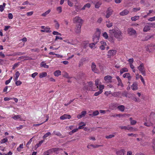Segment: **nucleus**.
Masks as SVG:
<instances>
[{"mask_svg": "<svg viewBox=\"0 0 155 155\" xmlns=\"http://www.w3.org/2000/svg\"><path fill=\"white\" fill-rule=\"evenodd\" d=\"M101 31L100 30L97 28L96 33L93 35V41L95 42V43H97L99 41V40L100 36Z\"/></svg>", "mask_w": 155, "mask_h": 155, "instance_id": "1", "label": "nucleus"}, {"mask_svg": "<svg viewBox=\"0 0 155 155\" xmlns=\"http://www.w3.org/2000/svg\"><path fill=\"white\" fill-rule=\"evenodd\" d=\"M111 30L114 31V33L112 34V35H114V37L119 40L122 39V33L120 31L118 30H116L114 29H112Z\"/></svg>", "mask_w": 155, "mask_h": 155, "instance_id": "2", "label": "nucleus"}, {"mask_svg": "<svg viewBox=\"0 0 155 155\" xmlns=\"http://www.w3.org/2000/svg\"><path fill=\"white\" fill-rule=\"evenodd\" d=\"M114 31L113 30H109V31L108 33H109V37L108 38V39L110 41L114 43V35H112V34L114 33Z\"/></svg>", "mask_w": 155, "mask_h": 155, "instance_id": "3", "label": "nucleus"}, {"mask_svg": "<svg viewBox=\"0 0 155 155\" xmlns=\"http://www.w3.org/2000/svg\"><path fill=\"white\" fill-rule=\"evenodd\" d=\"M138 69L143 76L146 75L145 71L144 69L143 64L142 63L140 64V66L138 67Z\"/></svg>", "mask_w": 155, "mask_h": 155, "instance_id": "4", "label": "nucleus"}, {"mask_svg": "<svg viewBox=\"0 0 155 155\" xmlns=\"http://www.w3.org/2000/svg\"><path fill=\"white\" fill-rule=\"evenodd\" d=\"M117 51L115 50H110L108 52V54H107V58H110L111 56H113L115 55Z\"/></svg>", "mask_w": 155, "mask_h": 155, "instance_id": "5", "label": "nucleus"}, {"mask_svg": "<svg viewBox=\"0 0 155 155\" xmlns=\"http://www.w3.org/2000/svg\"><path fill=\"white\" fill-rule=\"evenodd\" d=\"M113 10L110 8H108L106 11V17L107 18H109L112 14Z\"/></svg>", "mask_w": 155, "mask_h": 155, "instance_id": "6", "label": "nucleus"}, {"mask_svg": "<svg viewBox=\"0 0 155 155\" xmlns=\"http://www.w3.org/2000/svg\"><path fill=\"white\" fill-rule=\"evenodd\" d=\"M41 28L43 29V30H41V31L42 32H46L47 33H50L51 32V31L50 30V28L46 27L44 26H41Z\"/></svg>", "mask_w": 155, "mask_h": 155, "instance_id": "7", "label": "nucleus"}, {"mask_svg": "<svg viewBox=\"0 0 155 155\" xmlns=\"http://www.w3.org/2000/svg\"><path fill=\"white\" fill-rule=\"evenodd\" d=\"M128 34L131 35H135L136 34V31L133 28H129L127 30Z\"/></svg>", "mask_w": 155, "mask_h": 155, "instance_id": "8", "label": "nucleus"}, {"mask_svg": "<svg viewBox=\"0 0 155 155\" xmlns=\"http://www.w3.org/2000/svg\"><path fill=\"white\" fill-rule=\"evenodd\" d=\"M129 12L128 10L125 9L120 13V15L122 16H125L128 14Z\"/></svg>", "mask_w": 155, "mask_h": 155, "instance_id": "9", "label": "nucleus"}, {"mask_svg": "<svg viewBox=\"0 0 155 155\" xmlns=\"http://www.w3.org/2000/svg\"><path fill=\"white\" fill-rule=\"evenodd\" d=\"M71 118V116L70 115L64 114L60 117V119L61 120H64L66 119H69Z\"/></svg>", "mask_w": 155, "mask_h": 155, "instance_id": "10", "label": "nucleus"}, {"mask_svg": "<svg viewBox=\"0 0 155 155\" xmlns=\"http://www.w3.org/2000/svg\"><path fill=\"white\" fill-rule=\"evenodd\" d=\"M74 21L76 23H82L83 21L79 17H76L74 18Z\"/></svg>", "mask_w": 155, "mask_h": 155, "instance_id": "11", "label": "nucleus"}, {"mask_svg": "<svg viewBox=\"0 0 155 155\" xmlns=\"http://www.w3.org/2000/svg\"><path fill=\"white\" fill-rule=\"evenodd\" d=\"M91 68L93 71L94 72V73L97 72V69L96 67V65L93 62L92 63Z\"/></svg>", "mask_w": 155, "mask_h": 155, "instance_id": "12", "label": "nucleus"}, {"mask_svg": "<svg viewBox=\"0 0 155 155\" xmlns=\"http://www.w3.org/2000/svg\"><path fill=\"white\" fill-rule=\"evenodd\" d=\"M138 84L137 82H134L133 83L131 86L132 89L133 90H136L138 89Z\"/></svg>", "mask_w": 155, "mask_h": 155, "instance_id": "13", "label": "nucleus"}, {"mask_svg": "<svg viewBox=\"0 0 155 155\" xmlns=\"http://www.w3.org/2000/svg\"><path fill=\"white\" fill-rule=\"evenodd\" d=\"M86 113V111H82L80 114L78 115L77 116V118L78 119H80L82 117H84Z\"/></svg>", "mask_w": 155, "mask_h": 155, "instance_id": "14", "label": "nucleus"}, {"mask_svg": "<svg viewBox=\"0 0 155 155\" xmlns=\"http://www.w3.org/2000/svg\"><path fill=\"white\" fill-rule=\"evenodd\" d=\"M125 153V151L124 149H122L116 152V153L117 155H124Z\"/></svg>", "mask_w": 155, "mask_h": 155, "instance_id": "15", "label": "nucleus"}, {"mask_svg": "<svg viewBox=\"0 0 155 155\" xmlns=\"http://www.w3.org/2000/svg\"><path fill=\"white\" fill-rule=\"evenodd\" d=\"M79 126L77 128L78 130L80 129H83L84 128V126L86 125V124L83 122H81L79 124Z\"/></svg>", "mask_w": 155, "mask_h": 155, "instance_id": "16", "label": "nucleus"}, {"mask_svg": "<svg viewBox=\"0 0 155 155\" xmlns=\"http://www.w3.org/2000/svg\"><path fill=\"white\" fill-rule=\"evenodd\" d=\"M123 77L124 78H128L129 81H130L131 79V77L129 73H125L123 74Z\"/></svg>", "mask_w": 155, "mask_h": 155, "instance_id": "17", "label": "nucleus"}, {"mask_svg": "<svg viewBox=\"0 0 155 155\" xmlns=\"http://www.w3.org/2000/svg\"><path fill=\"white\" fill-rule=\"evenodd\" d=\"M61 72L59 70H58L55 71L54 72V75L56 77H58L61 75Z\"/></svg>", "mask_w": 155, "mask_h": 155, "instance_id": "18", "label": "nucleus"}, {"mask_svg": "<svg viewBox=\"0 0 155 155\" xmlns=\"http://www.w3.org/2000/svg\"><path fill=\"white\" fill-rule=\"evenodd\" d=\"M112 78L111 76L110 75L105 76L104 78V80L106 81H110Z\"/></svg>", "mask_w": 155, "mask_h": 155, "instance_id": "19", "label": "nucleus"}, {"mask_svg": "<svg viewBox=\"0 0 155 155\" xmlns=\"http://www.w3.org/2000/svg\"><path fill=\"white\" fill-rule=\"evenodd\" d=\"M99 114V112L98 110H96L94 111L92 114H90L89 116L93 117L94 116H96L98 115Z\"/></svg>", "mask_w": 155, "mask_h": 155, "instance_id": "20", "label": "nucleus"}, {"mask_svg": "<svg viewBox=\"0 0 155 155\" xmlns=\"http://www.w3.org/2000/svg\"><path fill=\"white\" fill-rule=\"evenodd\" d=\"M76 1L74 0H68V5L71 7L73 5V2H76Z\"/></svg>", "mask_w": 155, "mask_h": 155, "instance_id": "21", "label": "nucleus"}, {"mask_svg": "<svg viewBox=\"0 0 155 155\" xmlns=\"http://www.w3.org/2000/svg\"><path fill=\"white\" fill-rule=\"evenodd\" d=\"M47 75V73L46 72H43L42 73H40L39 74V78H42L43 77H46Z\"/></svg>", "mask_w": 155, "mask_h": 155, "instance_id": "22", "label": "nucleus"}, {"mask_svg": "<svg viewBox=\"0 0 155 155\" xmlns=\"http://www.w3.org/2000/svg\"><path fill=\"white\" fill-rule=\"evenodd\" d=\"M117 108L121 111H124V110L125 107L124 105H121L117 107Z\"/></svg>", "mask_w": 155, "mask_h": 155, "instance_id": "23", "label": "nucleus"}, {"mask_svg": "<svg viewBox=\"0 0 155 155\" xmlns=\"http://www.w3.org/2000/svg\"><path fill=\"white\" fill-rule=\"evenodd\" d=\"M150 27L149 25H146L143 29V31L144 32H147L150 29Z\"/></svg>", "mask_w": 155, "mask_h": 155, "instance_id": "24", "label": "nucleus"}, {"mask_svg": "<svg viewBox=\"0 0 155 155\" xmlns=\"http://www.w3.org/2000/svg\"><path fill=\"white\" fill-rule=\"evenodd\" d=\"M128 70L126 68H124L120 69V74H122L124 72H127Z\"/></svg>", "mask_w": 155, "mask_h": 155, "instance_id": "25", "label": "nucleus"}, {"mask_svg": "<svg viewBox=\"0 0 155 155\" xmlns=\"http://www.w3.org/2000/svg\"><path fill=\"white\" fill-rule=\"evenodd\" d=\"M40 64L41 67H43L45 68H49L48 65H47L44 62H41Z\"/></svg>", "mask_w": 155, "mask_h": 155, "instance_id": "26", "label": "nucleus"}, {"mask_svg": "<svg viewBox=\"0 0 155 155\" xmlns=\"http://www.w3.org/2000/svg\"><path fill=\"white\" fill-rule=\"evenodd\" d=\"M101 145H92V144H91V145H88L87 146V147L88 148H91V147H93L94 148H97L100 146H101Z\"/></svg>", "mask_w": 155, "mask_h": 155, "instance_id": "27", "label": "nucleus"}, {"mask_svg": "<svg viewBox=\"0 0 155 155\" xmlns=\"http://www.w3.org/2000/svg\"><path fill=\"white\" fill-rule=\"evenodd\" d=\"M146 50L147 51L149 52L150 53L152 51L154 50V48L151 49V48H150L149 47H148V46L147 45L146 47Z\"/></svg>", "mask_w": 155, "mask_h": 155, "instance_id": "28", "label": "nucleus"}, {"mask_svg": "<svg viewBox=\"0 0 155 155\" xmlns=\"http://www.w3.org/2000/svg\"><path fill=\"white\" fill-rule=\"evenodd\" d=\"M130 124L132 125L135 124L137 123V121L134 120H133L132 117L130 118Z\"/></svg>", "mask_w": 155, "mask_h": 155, "instance_id": "29", "label": "nucleus"}, {"mask_svg": "<svg viewBox=\"0 0 155 155\" xmlns=\"http://www.w3.org/2000/svg\"><path fill=\"white\" fill-rule=\"evenodd\" d=\"M139 18V16H136L131 18V19L132 21H135L138 20Z\"/></svg>", "mask_w": 155, "mask_h": 155, "instance_id": "30", "label": "nucleus"}, {"mask_svg": "<svg viewBox=\"0 0 155 155\" xmlns=\"http://www.w3.org/2000/svg\"><path fill=\"white\" fill-rule=\"evenodd\" d=\"M128 94V93L126 91H124L122 92V93H121V95L122 96H124L126 97H127V94Z\"/></svg>", "mask_w": 155, "mask_h": 155, "instance_id": "31", "label": "nucleus"}, {"mask_svg": "<svg viewBox=\"0 0 155 155\" xmlns=\"http://www.w3.org/2000/svg\"><path fill=\"white\" fill-rule=\"evenodd\" d=\"M21 117L19 115H15L14 116L12 117V118L15 120H17L18 119L20 118Z\"/></svg>", "mask_w": 155, "mask_h": 155, "instance_id": "32", "label": "nucleus"}, {"mask_svg": "<svg viewBox=\"0 0 155 155\" xmlns=\"http://www.w3.org/2000/svg\"><path fill=\"white\" fill-rule=\"evenodd\" d=\"M51 12V10L50 9H48V11L45 12L43 13L42 14V16L45 17L48 14Z\"/></svg>", "mask_w": 155, "mask_h": 155, "instance_id": "33", "label": "nucleus"}, {"mask_svg": "<svg viewBox=\"0 0 155 155\" xmlns=\"http://www.w3.org/2000/svg\"><path fill=\"white\" fill-rule=\"evenodd\" d=\"M152 120L153 121V122H155V114H151L150 116V120H152Z\"/></svg>", "mask_w": 155, "mask_h": 155, "instance_id": "34", "label": "nucleus"}, {"mask_svg": "<svg viewBox=\"0 0 155 155\" xmlns=\"http://www.w3.org/2000/svg\"><path fill=\"white\" fill-rule=\"evenodd\" d=\"M101 4V3L100 2H98L96 3L95 5V8H98Z\"/></svg>", "mask_w": 155, "mask_h": 155, "instance_id": "35", "label": "nucleus"}, {"mask_svg": "<svg viewBox=\"0 0 155 155\" xmlns=\"http://www.w3.org/2000/svg\"><path fill=\"white\" fill-rule=\"evenodd\" d=\"M78 130V129L77 128L73 129L70 132L69 134V135H71L73 134L76 132Z\"/></svg>", "mask_w": 155, "mask_h": 155, "instance_id": "36", "label": "nucleus"}, {"mask_svg": "<svg viewBox=\"0 0 155 155\" xmlns=\"http://www.w3.org/2000/svg\"><path fill=\"white\" fill-rule=\"evenodd\" d=\"M103 37L106 39H108L109 36L106 32H104L103 34Z\"/></svg>", "mask_w": 155, "mask_h": 155, "instance_id": "37", "label": "nucleus"}, {"mask_svg": "<svg viewBox=\"0 0 155 155\" xmlns=\"http://www.w3.org/2000/svg\"><path fill=\"white\" fill-rule=\"evenodd\" d=\"M103 92V91H102L101 90H100L99 91L95 92L94 94V96H97L99 94H101Z\"/></svg>", "mask_w": 155, "mask_h": 155, "instance_id": "38", "label": "nucleus"}, {"mask_svg": "<svg viewBox=\"0 0 155 155\" xmlns=\"http://www.w3.org/2000/svg\"><path fill=\"white\" fill-rule=\"evenodd\" d=\"M152 143H153V145L152 146V147L153 148V151L155 152V140L153 139L152 140Z\"/></svg>", "mask_w": 155, "mask_h": 155, "instance_id": "39", "label": "nucleus"}, {"mask_svg": "<svg viewBox=\"0 0 155 155\" xmlns=\"http://www.w3.org/2000/svg\"><path fill=\"white\" fill-rule=\"evenodd\" d=\"M81 28L77 27L75 29V32L76 33L79 34L81 32Z\"/></svg>", "mask_w": 155, "mask_h": 155, "instance_id": "40", "label": "nucleus"}, {"mask_svg": "<svg viewBox=\"0 0 155 155\" xmlns=\"http://www.w3.org/2000/svg\"><path fill=\"white\" fill-rule=\"evenodd\" d=\"M88 61V59H87L86 58H82L81 60V63H83L85 61Z\"/></svg>", "mask_w": 155, "mask_h": 155, "instance_id": "41", "label": "nucleus"}, {"mask_svg": "<svg viewBox=\"0 0 155 155\" xmlns=\"http://www.w3.org/2000/svg\"><path fill=\"white\" fill-rule=\"evenodd\" d=\"M51 134L50 132H48L47 133H46L43 136V138H45L49 136L50 135H51Z\"/></svg>", "mask_w": 155, "mask_h": 155, "instance_id": "42", "label": "nucleus"}, {"mask_svg": "<svg viewBox=\"0 0 155 155\" xmlns=\"http://www.w3.org/2000/svg\"><path fill=\"white\" fill-rule=\"evenodd\" d=\"M144 125L147 127H150L153 126V124L151 122L150 123H144Z\"/></svg>", "mask_w": 155, "mask_h": 155, "instance_id": "43", "label": "nucleus"}, {"mask_svg": "<svg viewBox=\"0 0 155 155\" xmlns=\"http://www.w3.org/2000/svg\"><path fill=\"white\" fill-rule=\"evenodd\" d=\"M118 84H117V85L118 86H120L121 87H124V85L122 83V81L121 80L118 81Z\"/></svg>", "mask_w": 155, "mask_h": 155, "instance_id": "44", "label": "nucleus"}, {"mask_svg": "<svg viewBox=\"0 0 155 155\" xmlns=\"http://www.w3.org/2000/svg\"><path fill=\"white\" fill-rule=\"evenodd\" d=\"M63 77L68 79L71 78V77H69L68 75V74L67 72H65L64 74L63 75Z\"/></svg>", "mask_w": 155, "mask_h": 155, "instance_id": "45", "label": "nucleus"}, {"mask_svg": "<svg viewBox=\"0 0 155 155\" xmlns=\"http://www.w3.org/2000/svg\"><path fill=\"white\" fill-rule=\"evenodd\" d=\"M32 139L33 138H31L28 142H27V143L26 144V147L28 148V149L29 148V147L28 146V145L31 143L32 141Z\"/></svg>", "mask_w": 155, "mask_h": 155, "instance_id": "46", "label": "nucleus"}, {"mask_svg": "<svg viewBox=\"0 0 155 155\" xmlns=\"http://www.w3.org/2000/svg\"><path fill=\"white\" fill-rule=\"evenodd\" d=\"M147 24L150 27H155V23H148Z\"/></svg>", "mask_w": 155, "mask_h": 155, "instance_id": "47", "label": "nucleus"}, {"mask_svg": "<svg viewBox=\"0 0 155 155\" xmlns=\"http://www.w3.org/2000/svg\"><path fill=\"white\" fill-rule=\"evenodd\" d=\"M8 139L7 138H5L2 139L0 141L1 143H5L8 141Z\"/></svg>", "mask_w": 155, "mask_h": 155, "instance_id": "48", "label": "nucleus"}, {"mask_svg": "<svg viewBox=\"0 0 155 155\" xmlns=\"http://www.w3.org/2000/svg\"><path fill=\"white\" fill-rule=\"evenodd\" d=\"M81 9L80 6L76 5L75 6V9L77 12H78L79 10H81Z\"/></svg>", "mask_w": 155, "mask_h": 155, "instance_id": "49", "label": "nucleus"}, {"mask_svg": "<svg viewBox=\"0 0 155 155\" xmlns=\"http://www.w3.org/2000/svg\"><path fill=\"white\" fill-rule=\"evenodd\" d=\"M44 141V140H41L39 141L38 143L36 145V147H39V146H40L41 145V144Z\"/></svg>", "mask_w": 155, "mask_h": 155, "instance_id": "50", "label": "nucleus"}, {"mask_svg": "<svg viewBox=\"0 0 155 155\" xmlns=\"http://www.w3.org/2000/svg\"><path fill=\"white\" fill-rule=\"evenodd\" d=\"M127 135L129 137H136L137 136V134H134L132 133L131 134H127Z\"/></svg>", "mask_w": 155, "mask_h": 155, "instance_id": "51", "label": "nucleus"}, {"mask_svg": "<svg viewBox=\"0 0 155 155\" xmlns=\"http://www.w3.org/2000/svg\"><path fill=\"white\" fill-rule=\"evenodd\" d=\"M54 22L56 23L55 25V28L57 29H58L59 27V24L58 23V22L57 21H56V20H54Z\"/></svg>", "mask_w": 155, "mask_h": 155, "instance_id": "52", "label": "nucleus"}, {"mask_svg": "<svg viewBox=\"0 0 155 155\" xmlns=\"http://www.w3.org/2000/svg\"><path fill=\"white\" fill-rule=\"evenodd\" d=\"M115 135L113 134H110L108 136H106L105 138L107 139H110L114 137Z\"/></svg>", "mask_w": 155, "mask_h": 155, "instance_id": "53", "label": "nucleus"}, {"mask_svg": "<svg viewBox=\"0 0 155 155\" xmlns=\"http://www.w3.org/2000/svg\"><path fill=\"white\" fill-rule=\"evenodd\" d=\"M96 43H95V42H94L93 43H91L89 44V47L91 48H93L95 46V45Z\"/></svg>", "mask_w": 155, "mask_h": 155, "instance_id": "54", "label": "nucleus"}, {"mask_svg": "<svg viewBox=\"0 0 155 155\" xmlns=\"http://www.w3.org/2000/svg\"><path fill=\"white\" fill-rule=\"evenodd\" d=\"M137 129V128H134L131 127H127V130H136Z\"/></svg>", "mask_w": 155, "mask_h": 155, "instance_id": "55", "label": "nucleus"}, {"mask_svg": "<svg viewBox=\"0 0 155 155\" xmlns=\"http://www.w3.org/2000/svg\"><path fill=\"white\" fill-rule=\"evenodd\" d=\"M140 7H138L137 8H134L133 9V11L134 12H136L138 11H139L140 10Z\"/></svg>", "mask_w": 155, "mask_h": 155, "instance_id": "56", "label": "nucleus"}, {"mask_svg": "<svg viewBox=\"0 0 155 155\" xmlns=\"http://www.w3.org/2000/svg\"><path fill=\"white\" fill-rule=\"evenodd\" d=\"M8 18L10 19H12L13 18V16L12 13H9L8 14Z\"/></svg>", "mask_w": 155, "mask_h": 155, "instance_id": "57", "label": "nucleus"}, {"mask_svg": "<svg viewBox=\"0 0 155 155\" xmlns=\"http://www.w3.org/2000/svg\"><path fill=\"white\" fill-rule=\"evenodd\" d=\"M147 46H148V47H149L150 48L151 47H153V48L152 49L154 48V50L155 49V45H153V44H151L148 45Z\"/></svg>", "mask_w": 155, "mask_h": 155, "instance_id": "58", "label": "nucleus"}, {"mask_svg": "<svg viewBox=\"0 0 155 155\" xmlns=\"http://www.w3.org/2000/svg\"><path fill=\"white\" fill-rule=\"evenodd\" d=\"M57 11L59 12V13H60L62 12V8L61 7H58L57 9Z\"/></svg>", "mask_w": 155, "mask_h": 155, "instance_id": "59", "label": "nucleus"}, {"mask_svg": "<svg viewBox=\"0 0 155 155\" xmlns=\"http://www.w3.org/2000/svg\"><path fill=\"white\" fill-rule=\"evenodd\" d=\"M22 84L21 82L20 81H17L15 82V84L17 86L20 85Z\"/></svg>", "mask_w": 155, "mask_h": 155, "instance_id": "60", "label": "nucleus"}, {"mask_svg": "<svg viewBox=\"0 0 155 155\" xmlns=\"http://www.w3.org/2000/svg\"><path fill=\"white\" fill-rule=\"evenodd\" d=\"M104 94L107 96H108L109 94H112V92L110 91H106L105 93Z\"/></svg>", "mask_w": 155, "mask_h": 155, "instance_id": "61", "label": "nucleus"}, {"mask_svg": "<svg viewBox=\"0 0 155 155\" xmlns=\"http://www.w3.org/2000/svg\"><path fill=\"white\" fill-rule=\"evenodd\" d=\"M128 61L130 64H133L134 61V59L133 58H130L128 59Z\"/></svg>", "mask_w": 155, "mask_h": 155, "instance_id": "62", "label": "nucleus"}, {"mask_svg": "<svg viewBox=\"0 0 155 155\" xmlns=\"http://www.w3.org/2000/svg\"><path fill=\"white\" fill-rule=\"evenodd\" d=\"M106 25L108 28H110L113 26V24L112 23L109 22Z\"/></svg>", "mask_w": 155, "mask_h": 155, "instance_id": "63", "label": "nucleus"}, {"mask_svg": "<svg viewBox=\"0 0 155 155\" xmlns=\"http://www.w3.org/2000/svg\"><path fill=\"white\" fill-rule=\"evenodd\" d=\"M148 21H155V16L149 18L148 19Z\"/></svg>", "mask_w": 155, "mask_h": 155, "instance_id": "64", "label": "nucleus"}]
</instances>
